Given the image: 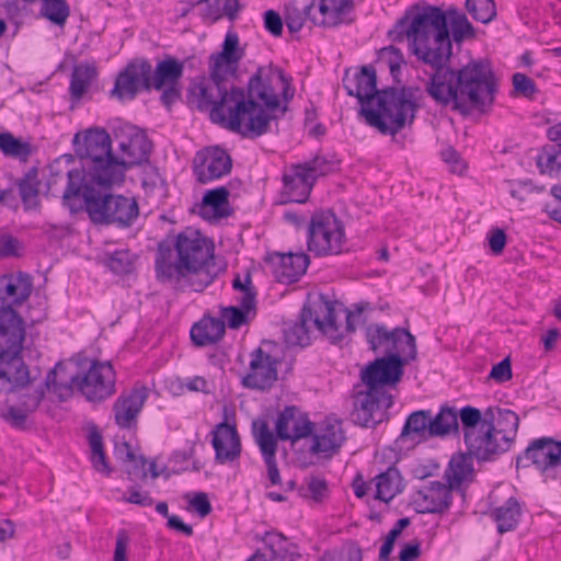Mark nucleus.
Returning a JSON list of instances; mask_svg holds the SVG:
<instances>
[{
  "label": "nucleus",
  "instance_id": "32",
  "mask_svg": "<svg viewBox=\"0 0 561 561\" xmlns=\"http://www.w3.org/2000/svg\"><path fill=\"white\" fill-rule=\"evenodd\" d=\"M284 194L288 202L305 203L314 185V181L309 173L299 167L291 165L283 175Z\"/></svg>",
  "mask_w": 561,
  "mask_h": 561
},
{
  "label": "nucleus",
  "instance_id": "56",
  "mask_svg": "<svg viewBox=\"0 0 561 561\" xmlns=\"http://www.w3.org/2000/svg\"><path fill=\"white\" fill-rule=\"evenodd\" d=\"M299 167L302 168L306 173H309L314 182L318 176L325 175L332 170L331 162L322 156H316L305 163H299Z\"/></svg>",
  "mask_w": 561,
  "mask_h": 561
},
{
  "label": "nucleus",
  "instance_id": "37",
  "mask_svg": "<svg viewBox=\"0 0 561 561\" xmlns=\"http://www.w3.org/2000/svg\"><path fill=\"white\" fill-rule=\"evenodd\" d=\"M374 481L376 486L375 499L386 503L390 502L404 489L401 473L394 466H391L386 471L377 474Z\"/></svg>",
  "mask_w": 561,
  "mask_h": 561
},
{
  "label": "nucleus",
  "instance_id": "10",
  "mask_svg": "<svg viewBox=\"0 0 561 561\" xmlns=\"http://www.w3.org/2000/svg\"><path fill=\"white\" fill-rule=\"evenodd\" d=\"M110 186L85 185L82 192L83 209L94 224L129 227L139 215L135 198L105 192Z\"/></svg>",
  "mask_w": 561,
  "mask_h": 561
},
{
  "label": "nucleus",
  "instance_id": "58",
  "mask_svg": "<svg viewBox=\"0 0 561 561\" xmlns=\"http://www.w3.org/2000/svg\"><path fill=\"white\" fill-rule=\"evenodd\" d=\"M513 85L516 93L531 98L536 93L535 82L524 73L517 72L513 76Z\"/></svg>",
  "mask_w": 561,
  "mask_h": 561
},
{
  "label": "nucleus",
  "instance_id": "7",
  "mask_svg": "<svg viewBox=\"0 0 561 561\" xmlns=\"http://www.w3.org/2000/svg\"><path fill=\"white\" fill-rule=\"evenodd\" d=\"M368 305H356L354 310H345L346 325L337 323L335 302L321 295L311 306H305L300 320L285 323L283 329L284 341L287 346L305 347L310 344L309 323L313 325L333 343L340 342L344 332H354L355 319L360 318Z\"/></svg>",
  "mask_w": 561,
  "mask_h": 561
},
{
  "label": "nucleus",
  "instance_id": "59",
  "mask_svg": "<svg viewBox=\"0 0 561 561\" xmlns=\"http://www.w3.org/2000/svg\"><path fill=\"white\" fill-rule=\"evenodd\" d=\"M489 378L502 383L512 378L511 360L508 357L504 358L494 365L489 374Z\"/></svg>",
  "mask_w": 561,
  "mask_h": 561
},
{
  "label": "nucleus",
  "instance_id": "53",
  "mask_svg": "<svg viewBox=\"0 0 561 561\" xmlns=\"http://www.w3.org/2000/svg\"><path fill=\"white\" fill-rule=\"evenodd\" d=\"M123 448L126 449V458L128 459L129 462V465L126 468L128 479L130 481H134L137 478H146L148 474L146 469L147 460L142 456L137 457L131 451L129 444L123 443Z\"/></svg>",
  "mask_w": 561,
  "mask_h": 561
},
{
  "label": "nucleus",
  "instance_id": "27",
  "mask_svg": "<svg viewBox=\"0 0 561 561\" xmlns=\"http://www.w3.org/2000/svg\"><path fill=\"white\" fill-rule=\"evenodd\" d=\"M343 85L347 94L358 99L364 106L377 99L380 91L377 90L376 70L373 66H363L360 70L351 73L346 70L343 78Z\"/></svg>",
  "mask_w": 561,
  "mask_h": 561
},
{
  "label": "nucleus",
  "instance_id": "55",
  "mask_svg": "<svg viewBox=\"0 0 561 561\" xmlns=\"http://www.w3.org/2000/svg\"><path fill=\"white\" fill-rule=\"evenodd\" d=\"M107 266L116 274H127L131 271V254L127 250L114 251L107 259Z\"/></svg>",
  "mask_w": 561,
  "mask_h": 561
},
{
  "label": "nucleus",
  "instance_id": "16",
  "mask_svg": "<svg viewBox=\"0 0 561 561\" xmlns=\"http://www.w3.org/2000/svg\"><path fill=\"white\" fill-rule=\"evenodd\" d=\"M152 66L147 59H134L118 73L111 95L121 101L133 100L140 91L151 89Z\"/></svg>",
  "mask_w": 561,
  "mask_h": 561
},
{
  "label": "nucleus",
  "instance_id": "1",
  "mask_svg": "<svg viewBox=\"0 0 561 561\" xmlns=\"http://www.w3.org/2000/svg\"><path fill=\"white\" fill-rule=\"evenodd\" d=\"M228 76L210 77L196 83L192 101L201 112H209L211 122L245 138L271 131L272 123L285 115L294 98L290 80L273 66L260 67L248 82L247 93L229 83Z\"/></svg>",
  "mask_w": 561,
  "mask_h": 561
},
{
  "label": "nucleus",
  "instance_id": "40",
  "mask_svg": "<svg viewBox=\"0 0 561 561\" xmlns=\"http://www.w3.org/2000/svg\"><path fill=\"white\" fill-rule=\"evenodd\" d=\"M522 511L516 499L510 497L503 505L492 512V517L496 523L497 531L504 534L516 528Z\"/></svg>",
  "mask_w": 561,
  "mask_h": 561
},
{
  "label": "nucleus",
  "instance_id": "51",
  "mask_svg": "<svg viewBox=\"0 0 561 561\" xmlns=\"http://www.w3.org/2000/svg\"><path fill=\"white\" fill-rule=\"evenodd\" d=\"M466 9L476 21L483 24L491 22L496 15L493 0H467Z\"/></svg>",
  "mask_w": 561,
  "mask_h": 561
},
{
  "label": "nucleus",
  "instance_id": "15",
  "mask_svg": "<svg viewBox=\"0 0 561 561\" xmlns=\"http://www.w3.org/2000/svg\"><path fill=\"white\" fill-rule=\"evenodd\" d=\"M534 466L546 478H554L561 466V442L549 437L533 440L516 459V467Z\"/></svg>",
  "mask_w": 561,
  "mask_h": 561
},
{
  "label": "nucleus",
  "instance_id": "42",
  "mask_svg": "<svg viewBox=\"0 0 561 561\" xmlns=\"http://www.w3.org/2000/svg\"><path fill=\"white\" fill-rule=\"evenodd\" d=\"M96 75V67L94 65L79 64L75 66L69 87L71 98L80 100L90 88Z\"/></svg>",
  "mask_w": 561,
  "mask_h": 561
},
{
  "label": "nucleus",
  "instance_id": "13",
  "mask_svg": "<svg viewBox=\"0 0 561 561\" xmlns=\"http://www.w3.org/2000/svg\"><path fill=\"white\" fill-rule=\"evenodd\" d=\"M366 340L375 353L382 357H399L407 360L416 358L415 337L403 328L389 330L385 324L373 323L366 328Z\"/></svg>",
  "mask_w": 561,
  "mask_h": 561
},
{
  "label": "nucleus",
  "instance_id": "61",
  "mask_svg": "<svg viewBox=\"0 0 561 561\" xmlns=\"http://www.w3.org/2000/svg\"><path fill=\"white\" fill-rule=\"evenodd\" d=\"M284 22L279 15L274 10H268L264 13V27L273 36H280L283 33Z\"/></svg>",
  "mask_w": 561,
  "mask_h": 561
},
{
  "label": "nucleus",
  "instance_id": "29",
  "mask_svg": "<svg viewBox=\"0 0 561 561\" xmlns=\"http://www.w3.org/2000/svg\"><path fill=\"white\" fill-rule=\"evenodd\" d=\"M147 398L145 387H135L128 393H122L113 404L116 424L121 428H130L136 423Z\"/></svg>",
  "mask_w": 561,
  "mask_h": 561
},
{
  "label": "nucleus",
  "instance_id": "5",
  "mask_svg": "<svg viewBox=\"0 0 561 561\" xmlns=\"http://www.w3.org/2000/svg\"><path fill=\"white\" fill-rule=\"evenodd\" d=\"M19 364H13L9 358L0 359V394L15 393L16 401L7 400V404L0 408V417L18 430L26 427V420L39 407L45 396V389L55 383L56 370L48 373L46 380L30 377L21 353L16 354Z\"/></svg>",
  "mask_w": 561,
  "mask_h": 561
},
{
  "label": "nucleus",
  "instance_id": "4",
  "mask_svg": "<svg viewBox=\"0 0 561 561\" xmlns=\"http://www.w3.org/2000/svg\"><path fill=\"white\" fill-rule=\"evenodd\" d=\"M444 64L431 66L432 72L425 82V92L437 104L456 108H481L491 104L495 93V79L490 66L472 61L459 70Z\"/></svg>",
  "mask_w": 561,
  "mask_h": 561
},
{
  "label": "nucleus",
  "instance_id": "64",
  "mask_svg": "<svg viewBox=\"0 0 561 561\" xmlns=\"http://www.w3.org/2000/svg\"><path fill=\"white\" fill-rule=\"evenodd\" d=\"M506 244V234L504 230L496 228L491 230L489 236V247L494 254H501Z\"/></svg>",
  "mask_w": 561,
  "mask_h": 561
},
{
  "label": "nucleus",
  "instance_id": "44",
  "mask_svg": "<svg viewBox=\"0 0 561 561\" xmlns=\"http://www.w3.org/2000/svg\"><path fill=\"white\" fill-rule=\"evenodd\" d=\"M492 407L488 408L483 413L477 408L467 405L459 411L458 417L461 421L463 437L466 438L470 433L477 432L482 424L492 421Z\"/></svg>",
  "mask_w": 561,
  "mask_h": 561
},
{
  "label": "nucleus",
  "instance_id": "28",
  "mask_svg": "<svg viewBox=\"0 0 561 561\" xmlns=\"http://www.w3.org/2000/svg\"><path fill=\"white\" fill-rule=\"evenodd\" d=\"M252 431L255 443L259 446L267 467V474L271 483L273 485L280 484L282 479L276 461L277 442L274 434L271 432L266 421H254L252 424Z\"/></svg>",
  "mask_w": 561,
  "mask_h": 561
},
{
  "label": "nucleus",
  "instance_id": "43",
  "mask_svg": "<svg viewBox=\"0 0 561 561\" xmlns=\"http://www.w3.org/2000/svg\"><path fill=\"white\" fill-rule=\"evenodd\" d=\"M472 457L470 455H458L450 459L449 466L445 471V478L453 489L459 488L472 474Z\"/></svg>",
  "mask_w": 561,
  "mask_h": 561
},
{
  "label": "nucleus",
  "instance_id": "47",
  "mask_svg": "<svg viewBox=\"0 0 561 561\" xmlns=\"http://www.w3.org/2000/svg\"><path fill=\"white\" fill-rule=\"evenodd\" d=\"M39 13L55 25L64 26L70 15V8L66 0H43Z\"/></svg>",
  "mask_w": 561,
  "mask_h": 561
},
{
  "label": "nucleus",
  "instance_id": "50",
  "mask_svg": "<svg viewBox=\"0 0 561 561\" xmlns=\"http://www.w3.org/2000/svg\"><path fill=\"white\" fill-rule=\"evenodd\" d=\"M0 151L7 157L26 160L31 153V146L10 133L0 134Z\"/></svg>",
  "mask_w": 561,
  "mask_h": 561
},
{
  "label": "nucleus",
  "instance_id": "46",
  "mask_svg": "<svg viewBox=\"0 0 561 561\" xmlns=\"http://www.w3.org/2000/svg\"><path fill=\"white\" fill-rule=\"evenodd\" d=\"M263 541L271 551L272 559L286 561L295 552L296 547L280 533L267 531Z\"/></svg>",
  "mask_w": 561,
  "mask_h": 561
},
{
  "label": "nucleus",
  "instance_id": "63",
  "mask_svg": "<svg viewBox=\"0 0 561 561\" xmlns=\"http://www.w3.org/2000/svg\"><path fill=\"white\" fill-rule=\"evenodd\" d=\"M129 543V536L125 529L118 530L114 550V561H126V552Z\"/></svg>",
  "mask_w": 561,
  "mask_h": 561
},
{
  "label": "nucleus",
  "instance_id": "19",
  "mask_svg": "<svg viewBox=\"0 0 561 561\" xmlns=\"http://www.w3.org/2000/svg\"><path fill=\"white\" fill-rule=\"evenodd\" d=\"M409 360L399 357H378L360 371V379L366 388L387 391L386 386H393L403 376V367Z\"/></svg>",
  "mask_w": 561,
  "mask_h": 561
},
{
  "label": "nucleus",
  "instance_id": "21",
  "mask_svg": "<svg viewBox=\"0 0 561 561\" xmlns=\"http://www.w3.org/2000/svg\"><path fill=\"white\" fill-rule=\"evenodd\" d=\"M277 380V360L262 347L250 354L248 373L242 377V385L249 389L266 390Z\"/></svg>",
  "mask_w": 561,
  "mask_h": 561
},
{
  "label": "nucleus",
  "instance_id": "6",
  "mask_svg": "<svg viewBox=\"0 0 561 561\" xmlns=\"http://www.w3.org/2000/svg\"><path fill=\"white\" fill-rule=\"evenodd\" d=\"M32 290L33 283L27 274L0 277V359L9 358L20 365L16 354L23 350L25 327L15 307L24 304Z\"/></svg>",
  "mask_w": 561,
  "mask_h": 561
},
{
  "label": "nucleus",
  "instance_id": "60",
  "mask_svg": "<svg viewBox=\"0 0 561 561\" xmlns=\"http://www.w3.org/2000/svg\"><path fill=\"white\" fill-rule=\"evenodd\" d=\"M124 501L127 503L136 504L141 507H148L153 504V500L148 491H140L137 488H130L124 495Z\"/></svg>",
  "mask_w": 561,
  "mask_h": 561
},
{
  "label": "nucleus",
  "instance_id": "14",
  "mask_svg": "<svg viewBox=\"0 0 561 561\" xmlns=\"http://www.w3.org/2000/svg\"><path fill=\"white\" fill-rule=\"evenodd\" d=\"M71 382L91 402L103 401L115 393V371L110 362L92 360L84 374L71 377Z\"/></svg>",
  "mask_w": 561,
  "mask_h": 561
},
{
  "label": "nucleus",
  "instance_id": "30",
  "mask_svg": "<svg viewBox=\"0 0 561 561\" xmlns=\"http://www.w3.org/2000/svg\"><path fill=\"white\" fill-rule=\"evenodd\" d=\"M273 274L279 283L291 284L297 282L307 271L309 256L304 253H276L270 257Z\"/></svg>",
  "mask_w": 561,
  "mask_h": 561
},
{
  "label": "nucleus",
  "instance_id": "18",
  "mask_svg": "<svg viewBox=\"0 0 561 561\" xmlns=\"http://www.w3.org/2000/svg\"><path fill=\"white\" fill-rule=\"evenodd\" d=\"M354 404L355 422L364 427H374L383 421L387 410L393 404V399L388 391L367 388L366 391L357 393Z\"/></svg>",
  "mask_w": 561,
  "mask_h": 561
},
{
  "label": "nucleus",
  "instance_id": "33",
  "mask_svg": "<svg viewBox=\"0 0 561 561\" xmlns=\"http://www.w3.org/2000/svg\"><path fill=\"white\" fill-rule=\"evenodd\" d=\"M344 440L341 422L327 420L313 434V444L310 449L313 454H332L341 448Z\"/></svg>",
  "mask_w": 561,
  "mask_h": 561
},
{
  "label": "nucleus",
  "instance_id": "62",
  "mask_svg": "<svg viewBox=\"0 0 561 561\" xmlns=\"http://www.w3.org/2000/svg\"><path fill=\"white\" fill-rule=\"evenodd\" d=\"M19 240L11 234L0 236V256H15L19 254Z\"/></svg>",
  "mask_w": 561,
  "mask_h": 561
},
{
  "label": "nucleus",
  "instance_id": "25",
  "mask_svg": "<svg viewBox=\"0 0 561 561\" xmlns=\"http://www.w3.org/2000/svg\"><path fill=\"white\" fill-rule=\"evenodd\" d=\"M210 434L217 463L225 465L239 459L242 447L236 425L221 422L215 426Z\"/></svg>",
  "mask_w": 561,
  "mask_h": 561
},
{
  "label": "nucleus",
  "instance_id": "36",
  "mask_svg": "<svg viewBox=\"0 0 561 561\" xmlns=\"http://www.w3.org/2000/svg\"><path fill=\"white\" fill-rule=\"evenodd\" d=\"M184 65L175 58L168 57L158 62L151 75V89L162 90L169 85H180Z\"/></svg>",
  "mask_w": 561,
  "mask_h": 561
},
{
  "label": "nucleus",
  "instance_id": "17",
  "mask_svg": "<svg viewBox=\"0 0 561 561\" xmlns=\"http://www.w3.org/2000/svg\"><path fill=\"white\" fill-rule=\"evenodd\" d=\"M118 144L119 157L117 162L122 165V180L128 167L147 161L151 151V142L147 135L136 126L126 125L115 133Z\"/></svg>",
  "mask_w": 561,
  "mask_h": 561
},
{
  "label": "nucleus",
  "instance_id": "39",
  "mask_svg": "<svg viewBox=\"0 0 561 561\" xmlns=\"http://www.w3.org/2000/svg\"><path fill=\"white\" fill-rule=\"evenodd\" d=\"M492 411L493 428L501 438L506 439V444L511 448L518 431L519 417L515 412L507 409L492 407Z\"/></svg>",
  "mask_w": 561,
  "mask_h": 561
},
{
  "label": "nucleus",
  "instance_id": "34",
  "mask_svg": "<svg viewBox=\"0 0 561 561\" xmlns=\"http://www.w3.org/2000/svg\"><path fill=\"white\" fill-rule=\"evenodd\" d=\"M548 137L556 146H547L537 157V167L542 174H561V122L548 129Z\"/></svg>",
  "mask_w": 561,
  "mask_h": 561
},
{
  "label": "nucleus",
  "instance_id": "9",
  "mask_svg": "<svg viewBox=\"0 0 561 561\" xmlns=\"http://www.w3.org/2000/svg\"><path fill=\"white\" fill-rule=\"evenodd\" d=\"M417 104L411 88L380 91L376 107L362 106L359 113L367 124L385 135H396L415 118Z\"/></svg>",
  "mask_w": 561,
  "mask_h": 561
},
{
  "label": "nucleus",
  "instance_id": "52",
  "mask_svg": "<svg viewBox=\"0 0 561 561\" xmlns=\"http://www.w3.org/2000/svg\"><path fill=\"white\" fill-rule=\"evenodd\" d=\"M229 191L225 186H220L214 190H209L203 197V205L211 207L213 210L219 215L225 216L222 211L225 206L229 205Z\"/></svg>",
  "mask_w": 561,
  "mask_h": 561
},
{
  "label": "nucleus",
  "instance_id": "20",
  "mask_svg": "<svg viewBox=\"0 0 561 561\" xmlns=\"http://www.w3.org/2000/svg\"><path fill=\"white\" fill-rule=\"evenodd\" d=\"M232 160L219 146L206 147L196 152L193 171L197 182L206 184L218 180L231 171Z\"/></svg>",
  "mask_w": 561,
  "mask_h": 561
},
{
  "label": "nucleus",
  "instance_id": "49",
  "mask_svg": "<svg viewBox=\"0 0 561 561\" xmlns=\"http://www.w3.org/2000/svg\"><path fill=\"white\" fill-rule=\"evenodd\" d=\"M458 430V414L454 409L443 408L432 417L431 436H444Z\"/></svg>",
  "mask_w": 561,
  "mask_h": 561
},
{
  "label": "nucleus",
  "instance_id": "12",
  "mask_svg": "<svg viewBox=\"0 0 561 561\" xmlns=\"http://www.w3.org/2000/svg\"><path fill=\"white\" fill-rule=\"evenodd\" d=\"M346 238L342 221L331 210H322L311 216L308 225L307 248L316 256L340 254Z\"/></svg>",
  "mask_w": 561,
  "mask_h": 561
},
{
  "label": "nucleus",
  "instance_id": "45",
  "mask_svg": "<svg viewBox=\"0 0 561 561\" xmlns=\"http://www.w3.org/2000/svg\"><path fill=\"white\" fill-rule=\"evenodd\" d=\"M432 415L430 411H415L409 415L401 432V438L404 437H424L431 436Z\"/></svg>",
  "mask_w": 561,
  "mask_h": 561
},
{
  "label": "nucleus",
  "instance_id": "8",
  "mask_svg": "<svg viewBox=\"0 0 561 561\" xmlns=\"http://www.w3.org/2000/svg\"><path fill=\"white\" fill-rule=\"evenodd\" d=\"M73 144L91 184L112 186L122 181V165L112 152V140L104 129H89L82 139L76 134Z\"/></svg>",
  "mask_w": 561,
  "mask_h": 561
},
{
  "label": "nucleus",
  "instance_id": "2",
  "mask_svg": "<svg viewBox=\"0 0 561 561\" xmlns=\"http://www.w3.org/2000/svg\"><path fill=\"white\" fill-rule=\"evenodd\" d=\"M213 251L211 243L199 231L185 229L176 236L174 250L159 244L157 279L175 290L203 291L214 280L209 271Z\"/></svg>",
  "mask_w": 561,
  "mask_h": 561
},
{
  "label": "nucleus",
  "instance_id": "35",
  "mask_svg": "<svg viewBox=\"0 0 561 561\" xmlns=\"http://www.w3.org/2000/svg\"><path fill=\"white\" fill-rule=\"evenodd\" d=\"M226 332L225 322L219 318L204 317L191 329L192 342L197 346H208L219 342Z\"/></svg>",
  "mask_w": 561,
  "mask_h": 561
},
{
  "label": "nucleus",
  "instance_id": "57",
  "mask_svg": "<svg viewBox=\"0 0 561 561\" xmlns=\"http://www.w3.org/2000/svg\"><path fill=\"white\" fill-rule=\"evenodd\" d=\"M321 561H363V556L359 547L351 546L337 553H324Z\"/></svg>",
  "mask_w": 561,
  "mask_h": 561
},
{
  "label": "nucleus",
  "instance_id": "38",
  "mask_svg": "<svg viewBox=\"0 0 561 561\" xmlns=\"http://www.w3.org/2000/svg\"><path fill=\"white\" fill-rule=\"evenodd\" d=\"M240 305V308L227 307L221 311V320L227 322L231 329L241 328L248 322L251 313L255 314V293L247 291L242 295Z\"/></svg>",
  "mask_w": 561,
  "mask_h": 561
},
{
  "label": "nucleus",
  "instance_id": "11",
  "mask_svg": "<svg viewBox=\"0 0 561 561\" xmlns=\"http://www.w3.org/2000/svg\"><path fill=\"white\" fill-rule=\"evenodd\" d=\"M73 161L71 156H62L49 164V175L46 180L48 193L55 195L62 190V204L71 213H78L83 209L82 192L85 185H91L87 181L83 170L70 168Z\"/></svg>",
  "mask_w": 561,
  "mask_h": 561
},
{
  "label": "nucleus",
  "instance_id": "31",
  "mask_svg": "<svg viewBox=\"0 0 561 561\" xmlns=\"http://www.w3.org/2000/svg\"><path fill=\"white\" fill-rule=\"evenodd\" d=\"M239 37L236 33L229 32L224 41L222 50L211 55V69L216 77H234L238 62L242 58V51L239 50Z\"/></svg>",
  "mask_w": 561,
  "mask_h": 561
},
{
  "label": "nucleus",
  "instance_id": "54",
  "mask_svg": "<svg viewBox=\"0 0 561 561\" xmlns=\"http://www.w3.org/2000/svg\"><path fill=\"white\" fill-rule=\"evenodd\" d=\"M329 489L325 479L320 477H309L306 479V490L302 495L316 503H321L328 497Z\"/></svg>",
  "mask_w": 561,
  "mask_h": 561
},
{
  "label": "nucleus",
  "instance_id": "48",
  "mask_svg": "<svg viewBox=\"0 0 561 561\" xmlns=\"http://www.w3.org/2000/svg\"><path fill=\"white\" fill-rule=\"evenodd\" d=\"M445 13L447 18H450L451 35L456 43H461L463 39L474 36V28L466 14L459 12L456 8H449Z\"/></svg>",
  "mask_w": 561,
  "mask_h": 561
},
{
  "label": "nucleus",
  "instance_id": "3",
  "mask_svg": "<svg viewBox=\"0 0 561 561\" xmlns=\"http://www.w3.org/2000/svg\"><path fill=\"white\" fill-rule=\"evenodd\" d=\"M388 37L394 43L407 42L410 53L428 66L448 64L453 54L446 13L435 5L407 9Z\"/></svg>",
  "mask_w": 561,
  "mask_h": 561
},
{
  "label": "nucleus",
  "instance_id": "24",
  "mask_svg": "<svg viewBox=\"0 0 561 561\" xmlns=\"http://www.w3.org/2000/svg\"><path fill=\"white\" fill-rule=\"evenodd\" d=\"M352 9V0H311L304 14L317 25L331 27L343 23Z\"/></svg>",
  "mask_w": 561,
  "mask_h": 561
},
{
  "label": "nucleus",
  "instance_id": "26",
  "mask_svg": "<svg viewBox=\"0 0 561 561\" xmlns=\"http://www.w3.org/2000/svg\"><path fill=\"white\" fill-rule=\"evenodd\" d=\"M453 488L440 481H431L416 491L414 502L421 514H442L449 508L453 501Z\"/></svg>",
  "mask_w": 561,
  "mask_h": 561
},
{
  "label": "nucleus",
  "instance_id": "22",
  "mask_svg": "<svg viewBox=\"0 0 561 561\" xmlns=\"http://www.w3.org/2000/svg\"><path fill=\"white\" fill-rule=\"evenodd\" d=\"M465 443L469 455L482 461L493 460L510 449L506 439L501 438L494 431L492 421L482 424L477 432L470 433Z\"/></svg>",
  "mask_w": 561,
  "mask_h": 561
},
{
  "label": "nucleus",
  "instance_id": "23",
  "mask_svg": "<svg viewBox=\"0 0 561 561\" xmlns=\"http://www.w3.org/2000/svg\"><path fill=\"white\" fill-rule=\"evenodd\" d=\"M314 424L308 415L295 405L286 407L275 422L276 439L290 440L293 444L313 433Z\"/></svg>",
  "mask_w": 561,
  "mask_h": 561
},
{
  "label": "nucleus",
  "instance_id": "41",
  "mask_svg": "<svg viewBox=\"0 0 561 561\" xmlns=\"http://www.w3.org/2000/svg\"><path fill=\"white\" fill-rule=\"evenodd\" d=\"M39 186L41 182L36 168L30 169L23 178L18 181L19 193L25 209H35L39 206Z\"/></svg>",
  "mask_w": 561,
  "mask_h": 561
}]
</instances>
